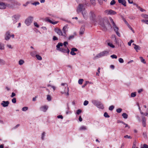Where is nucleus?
<instances>
[{
    "mask_svg": "<svg viewBox=\"0 0 148 148\" xmlns=\"http://www.w3.org/2000/svg\"><path fill=\"white\" fill-rule=\"evenodd\" d=\"M112 29L113 30L118 36H120V34L119 32V28L112 19Z\"/></svg>",
    "mask_w": 148,
    "mask_h": 148,
    "instance_id": "obj_3",
    "label": "nucleus"
},
{
    "mask_svg": "<svg viewBox=\"0 0 148 148\" xmlns=\"http://www.w3.org/2000/svg\"><path fill=\"white\" fill-rule=\"evenodd\" d=\"M134 42V41L132 40H131L130 42L128 43V45L130 46L131 45V43Z\"/></svg>",
    "mask_w": 148,
    "mask_h": 148,
    "instance_id": "obj_46",
    "label": "nucleus"
},
{
    "mask_svg": "<svg viewBox=\"0 0 148 148\" xmlns=\"http://www.w3.org/2000/svg\"><path fill=\"white\" fill-rule=\"evenodd\" d=\"M141 21L142 22L144 23H145V24H146V22H147L146 21L147 20L142 19L141 20Z\"/></svg>",
    "mask_w": 148,
    "mask_h": 148,
    "instance_id": "obj_64",
    "label": "nucleus"
},
{
    "mask_svg": "<svg viewBox=\"0 0 148 148\" xmlns=\"http://www.w3.org/2000/svg\"><path fill=\"white\" fill-rule=\"evenodd\" d=\"M146 108H147V107H146V106H145V105H144L143 107V110L144 111H145L146 110L147 112H148V108H147V110H146Z\"/></svg>",
    "mask_w": 148,
    "mask_h": 148,
    "instance_id": "obj_30",
    "label": "nucleus"
},
{
    "mask_svg": "<svg viewBox=\"0 0 148 148\" xmlns=\"http://www.w3.org/2000/svg\"><path fill=\"white\" fill-rule=\"evenodd\" d=\"M92 102L98 108L102 109L104 108L103 105L100 102L97 101L95 100H93L92 101Z\"/></svg>",
    "mask_w": 148,
    "mask_h": 148,
    "instance_id": "obj_7",
    "label": "nucleus"
},
{
    "mask_svg": "<svg viewBox=\"0 0 148 148\" xmlns=\"http://www.w3.org/2000/svg\"><path fill=\"white\" fill-rule=\"evenodd\" d=\"M122 110V109L121 108H119L116 110V112L118 113H120Z\"/></svg>",
    "mask_w": 148,
    "mask_h": 148,
    "instance_id": "obj_38",
    "label": "nucleus"
},
{
    "mask_svg": "<svg viewBox=\"0 0 148 148\" xmlns=\"http://www.w3.org/2000/svg\"><path fill=\"white\" fill-rule=\"evenodd\" d=\"M118 1L119 3L121 4L124 6H126V2L125 0H118Z\"/></svg>",
    "mask_w": 148,
    "mask_h": 148,
    "instance_id": "obj_13",
    "label": "nucleus"
},
{
    "mask_svg": "<svg viewBox=\"0 0 148 148\" xmlns=\"http://www.w3.org/2000/svg\"><path fill=\"white\" fill-rule=\"evenodd\" d=\"M136 92H132L131 94V96L132 97H134L136 96Z\"/></svg>",
    "mask_w": 148,
    "mask_h": 148,
    "instance_id": "obj_34",
    "label": "nucleus"
},
{
    "mask_svg": "<svg viewBox=\"0 0 148 148\" xmlns=\"http://www.w3.org/2000/svg\"><path fill=\"white\" fill-rule=\"evenodd\" d=\"M111 21L110 17H109V18L105 17L100 20L99 24L102 27L103 30L106 31L109 29L111 27Z\"/></svg>",
    "mask_w": 148,
    "mask_h": 148,
    "instance_id": "obj_1",
    "label": "nucleus"
},
{
    "mask_svg": "<svg viewBox=\"0 0 148 148\" xmlns=\"http://www.w3.org/2000/svg\"><path fill=\"white\" fill-rule=\"evenodd\" d=\"M39 3L38 2H36L32 3V4L36 5H38Z\"/></svg>",
    "mask_w": 148,
    "mask_h": 148,
    "instance_id": "obj_61",
    "label": "nucleus"
},
{
    "mask_svg": "<svg viewBox=\"0 0 148 148\" xmlns=\"http://www.w3.org/2000/svg\"><path fill=\"white\" fill-rule=\"evenodd\" d=\"M83 81V79H80L78 81V83L80 84H82Z\"/></svg>",
    "mask_w": 148,
    "mask_h": 148,
    "instance_id": "obj_33",
    "label": "nucleus"
},
{
    "mask_svg": "<svg viewBox=\"0 0 148 148\" xmlns=\"http://www.w3.org/2000/svg\"><path fill=\"white\" fill-rule=\"evenodd\" d=\"M53 40H58V38L56 36H53Z\"/></svg>",
    "mask_w": 148,
    "mask_h": 148,
    "instance_id": "obj_59",
    "label": "nucleus"
},
{
    "mask_svg": "<svg viewBox=\"0 0 148 148\" xmlns=\"http://www.w3.org/2000/svg\"><path fill=\"white\" fill-rule=\"evenodd\" d=\"M4 49V45L0 43V49L2 50Z\"/></svg>",
    "mask_w": 148,
    "mask_h": 148,
    "instance_id": "obj_31",
    "label": "nucleus"
},
{
    "mask_svg": "<svg viewBox=\"0 0 148 148\" xmlns=\"http://www.w3.org/2000/svg\"><path fill=\"white\" fill-rule=\"evenodd\" d=\"M141 16L143 18H145L148 19V14H142Z\"/></svg>",
    "mask_w": 148,
    "mask_h": 148,
    "instance_id": "obj_24",
    "label": "nucleus"
},
{
    "mask_svg": "<svg viewBox=\"0 0 148 148\" xmlns=\"http://www.w3.org/2000/svg\"><path fill=\"white\" fill-rule=\"evenodd\" d=\"M91 3L93 5H94L95 3V0H90Z\"/></svg>",
    "mask_w": 148,
    "mask_h": 148,
    "instance_id": "obj_51",
    "label": "nucleus"
},
{
    "mask_svg": "<svg viewBox=\"0 0 148 148\" xmlns=\"http://www.w3.org/2000/svg\"><path fill=\"white\" fill-rule=\"evenodd\" d=\"M132 148H138L136 145V143H134Z\"/></svg>",
    "mask_w": 148,
    "mask_h": 148,
    "instance_id": "obj_47",
    "label": "nucleus"
},
{
    "mask_svg": "<svg viewBox=\"0 0 148 148\" xmlns=\"http://www.w3.org/2000/svg\"><path fill=\"white\" fill-rule=\"evenodd\" d=\"M134 5H136V7H137V8H138L141 12H145V11H146V10L145 9L142 8L140 7V6H138V5H136V4H135V3H134Z\"/></svg>",
    "mask_w": 148,
    "mask_h": 148,
    "instance_id": "obj_19",
    "label": "nucleus"
},
{
    "mask_svg": "<svg viewBox=\"0 0 148 148\" xmlns=\"http://www.w3.org/2000/svg\"><path fill=\"white\" fill-rule=\"evenodd\" d=\"M48 106H42L41 107V110L43 111L44 112H45L48 109Z\"/></svg>",
    "mask_w": 148,
    "mask_h": 148,
    "instance_id": "obj_21",
    "label": "nucleus"
},
{
    "mask_svg": "<svg viewBox=\"0 0 148 148\" xmlns=\"http://www.w3.org/2000/svg\"><path fill=\"white\" fill-rule=\"evenodd\" d=\"M46 21L50 23H51L53 24V25L57 24L58 22V21H55V22H53L48 18H47L46 19Z\"/></svg>",
    "mask_w": 148,
    "mask_h": 148,
    "instance_id": "obj_18",
    "label": "nucleus"
},
{
    "mask_svg": "<svg viewBox=\"0 0 148 148\" xmlns=\"http://www.w3.org/2000/svg\"><path fill=\"white\" fill-rule=\"evenodd\" d=\"M112 58L114 59H116L117 58V56L115 55H112Z\"/></svg>",
    "mask_w": 148,
    "mask_h": 148,
    "instance_id": "obj_48",
    "label": "nucleus"
},
{
    "mask_svg": "<svg viewBox=\"0 0 148 148\" xmlns=\"http://www.w3.org/2000/svg\"><path fill=\"white\" fill-rule=\"evenodd\" d=\"M105 14L106 15H109L111 14V10H107L104 11Z\"/></svg>",
    "mask_w": 148,
    "mask_h": 148,
    "instance_id": "obj_22",
    "label": "nucleus"
},
{
    "mask_svg": "<svg viewBox=\"0 0 148 148\" xmlns=\"http://www.w3.org/2000/svg\"><path fill=\"white\" fill-rule=\"evenodd\" d=\"M84 26H82L79 32V34L80 35L83 34L84 33Z\"/></svg>",
    "mask_w": 148,
    "mask_h": 148,
    "instance_id": "obj_16",
    "label": "nucleus"
},
{
    "mask_svg": "<svg viewBox=\"0 0 148 148\" xmlns=\"http://www.w3.org/2000/svg\"><path fill=\"white\" fill-rule=\"evenodd\" d=\"M36 56L37 58L39 60H41L42 58L41 56L38 55H36Z\"/></svg>",
    "mask_w": 148,
    "mask_h": 148,
    "instance_id": "obj_28",
    "label": "nucleus"
},
{
    "mask_svg": "<svg viewBox=\"0 0 148 148\" xmlns=\"http://www.w3.org/2000/svg\"><path fill=\"white\" fill-rule=\"evenodd\" d=\"M34 25L36 27L38 28L39 27V26L36 22H34Z\"/></svg>",
    "mask_w": 148,
    "mask_h": 148,
    "instance_id": "obj_49",
    "label": "nucleus"
},
{
    "mask_svg": "<svg viewBox=\"0 0 148 148\" xmlns=\"http://www.w3.org/2000/svg\"><path fill=\"white\" fill-rule=\"evenodd\" d=\"M84 18L85 19L87 18L88 17L87 13L85 10L81 12Z\"/></svg>",
    "mask_w": 148,
    "mask_h": 148,
    "instance_id": "obj_14",
    "label": "nucleus"
},
{
    "mask_svg": "<svg viewBox=\"0 0 148 148\" xmlns=\"http://www.w3.org/2000/svg\"><path fill=\"white\" fill-rule=\"evenodd\" d=\"M71 51H77V49L75 48H73L71 49Z\"/></svg>",
    "mask_w": 148,
    "mask_h": 148,
    "instance_id": "obj_43",
    "label": "nucleus"
},
{
    "mask_svg": "<svg viewBox=\"0 0 148 148\" xmlns=\"http://www.w3.org/2000/svg\"><path fill=\"white\" fill-rule=\"evenodd\" d=\"M7 47L10 49H12V47L11 45H7Z\"/></svg>",
    "mask_w": 148,
    "mask_h": 148,
    "instance_id": "obj_62",
    "label": "nucleus"
},
{
    "mask_svg": "<svg viewBox=\"0 0 148 148\" xmlns=\"http://www.w3.org/2000/svg\"><path fill=\"white\" fill-rule=\"evenodd\" d=\"M70 54L72 55H76V53L72 51H71Z\"/></svg>",
    "mask_w": 148,
    "mask_h": 148,
    "instance_id": "obj_57",
    "label": "nucleus"
},
{
    "mask_svg": "<svg viewBox=\"0 0 148 148\" xmlns=\"http://www.w3.org/2000/svg\"><path fill=\"white\" fill-rule=\"evenodd\" d=\"M24 63V61L23 60H20L18 62V64L20 65H22Z\"/></svg>",
    "mask_w": 148,
    "mask_h": 148,
    "instance_id": "obj_27",
    "label": "nucleus"
},
{
    "mask_svg": "<svg viewBox=\"0 0 148 148\" xmlns=\"http://www.w3.org/2000/svg\"><path fill=\"white\" fill-rule=\"evenodd\" d=\"M116 3V1L114 0H112V5H113Z\"/></svg>",
    "mask_w": 148,
    "mask_h": 148,
    "instance_id": "obj_60",
    "label": "nucleus"
},
{
    "mask_svg": "<svg viewBox=\"0 0 148 148\" xmlns=\"http://www.w3.org/2000/svg\"><path fill=\"white\" fill-rule=\"evenodd\" d=\"M85 10V8L84 5L82 4H79L77 9V12L79 14L80 12H82Z\"/></svg>",
    "mask_w": 148,
    "mask_h": 148,
    "instance_id": "obj_4",
    "label": "nucleus"
},
{
    "mask_svg": "<svg viewBox=\"0 0 148 148\" xmlns=\"http://www.w3.org/2000/svg\"><path fill=\"white\" fill-rule=\"evenodd\" d=\"M124 137L125 138L129 139H131L132 138L131 136L127 135H126L124 136Z\"/></svg>",
    "mask_w": 148,
    "mask_h": 148,
    "instance_id": "obj_37",
    "label": "nucleus"
},
{
    "mask_svg": "<svg viewBox=\"0 0 148 148\" xmlns=\"http://www.w3.org/2000/svg\"><path fill=\"white\" fill-rule=\"evenodd\" d=\"M12 103H15L16 102V99L15 98H14L12 99Z\"/></svg>",
    "mask_w": 148,
    "mask_h": 148,
    "instance_id": "obj_40",
    "label": "nucleus"
},
{
    "mask_svg": "<svg viewBox=\"0 0 148 148\" xmlns=\"http://www.w3.org/2000/svg\"><path fill=\"white\" fill-rule=\"evenodd\" d=\"M57 117L58 118H61L62 119L63 118V116L61 115H58L57 116Z\"/></svg>",
    "mask_w": 148,
    "mask_h": 148,
    "instance_id": "obj_63",
    "label": "nucleus"
},
{
    "mask_svg": "<svg viewBox=\"0 0 148 148\" xmlns=\"http://www.w3.org/2000/svg\"><path fill=\"white\" fill-rule=\"evenodd\" d=\"M68 42H67L66 41V42H64L63 45L64 47H67L66 45H68Z\"/></svg>",
    "mask_w": 148,
    "mask_h": 148,
    "instance_id": "obj_50",
    "label": "nucleus"
},
{
    "mask_svg": "<svg viewBox=\"0 0 148 148\" xmlns=\"http://www.w3.org/2000/svg\"><path fill=\"white\" fill-rule=\"evenodd\" d=\"M16 94L14 92H12V95H11V97H14L15 96Z\"/></svg>",
    "mask_w": 148,
    "mask_h": 148,
    "instance_id": "obj_58",
    "label": "nucleus"
},
{
    "mask_svg": "<svg viewBox=\"0 0 148 148\" xmlns=\"http://www.w3.org/2000/svg\"><path fill=\"white\" fill-rule=\"evenodd\" d=\"M88 82L87 81H86L85 83L82 86V87H85L87 84L88 83Z\"/></svg>",
    "mask_w": 148,
    "mask_h": 148,
    "instance_id": "obj_53",
    "label": "nucleus"
},
{
    "mask_svg": "<svg viewBox=\"0 0 148 148\" xmlns=\"http://www.w3.org/2000/svg\"><path fill=\"white\" fill-rule=\"evenodd\" d=\"M104 116L105 117L108 118L110 117V116L108 115V114L106 112H105L104 113Z\"/></svg>",
    "mask_w": 148,
    "mask_h": 148,
    "instance_id": "obj_35",
    "label": "nucleus"
},
{
    "mask_svg": "<svg viewBox=\"0 0 148 148\" xmlns=\"http://www.w3.org/2000/svg\"><path fill=\"white\" fill-rule=\"evenodd\" d=\"M99 3L100 5H101L103 3V0H98ZM104 1H106L107 0H103Z\"/></svg>",
    "mask_w": 148,
    "mask_h": 148,
    "instance_id": "obj_44",
    "label": "nucleus"
},
{
    "mask_svg": "<svg viewBox=\"0 0 148 148\" xmlns=\"http://www.w3.org/2000/svg\"><path fill=\"white\" fill-rule=\"evenodd\" d=\"M63 46V44L61 42H59L58 43V45L56 46L57 48V50H59L60 51L64 53L66 52V50L65 49L63 48H60L61 46L62 47Z\"/></svg>",
    "mask_w": 148,
    "mask_h": 148,
    "instance_id": "obj_6",
    "label": "nucleus"
},
{
    "mask_svg": "<svg viewBox=\"0 0 148 148\" xmlns=\"http://www.w3.org/2000/svg\"><path fill=\"white\" fill-rule=\"evenodd\" d=\"M122 116H123V118L125 119H126L128 117L127 115L125 113H123L122 114Z\"/></svg>",
    "mask_w": 148,
    "mask_h": 148,
    "instance_id": "obj_25",
    "label": "nucleus"
},
{
    "mask_svg": "<svg viewBox=\"0 0 148 148\" xmlns=\"http://www.w3.org/2000/svg\"><path fill=\"white\" fill-rule=\"evenodd\" d=\"M32 17H29L26 19L25 21V23L27 25H29L32 21Z\"/></svg>",
    "mask_w": 148,
    "mask_h": 148,
    "instance_id": "obj_10",
    "label": "nucleus"
},
{
    "mask_svg": "<svg viewBox=\"0 0 148 148\" xmlns=\"http://www.w3.org/2000/svg\"><path fill=\"white\" fill-rule=\"evenodd\" d=\"M11 37L10 32H7L6 34L5 39L6 40H8Z\"/></svg>",
    "mask_w": 148,
    "mask_h": 148,
    "instance_id": "obj_15",
    "label": "nucleus"
},
{
    "mask_svg": "<svg viewBox=\"0 0 148 148\" xmlns=\"http://www.w3.org/2000/svg\"><path fill=\"white\" fill-rule=\"evenodd\" d=\"M67 25H66L64 27H63V29H62V30L63 32V33H64V35H65L66 36V29L67 28Z\"/></svg>",
    "mask_w": 148,
    "mask_h": 148,
    "instance_id": "obj_23",
    "label": "nucleus"
},
{
    "mask_svg": "<svg viewBox=\"0 0 148 148\" xmlns=\"http://www.w3.org/2000/svg\"><path fill=\"white\" fill-rule=\"evenodd\" d=\"M9 102L8 101H3L1 103V105L3 107H7L8 106Z\"/></svg>",
    "mask_w": 148,
    "mask_h": 148,
    "instance_id": "obj_12",
    "label": "nucleus"
},
{
    "mask_svg": "<svg viewBox=\"0 0 148 148\" xmlns=\"http://www.w3.org/2000/svg\"><path fill=\"white\" fill-rule=\"evenodd\" d=\"M28 109V108L27 107H23L22 108V111H25L26 110H27Z\"/></svg>",
    "mask_w": 148,
    "mask_h": 148,
    "instance_id": "obj_36",
    "label": "nucleus"
},
{
    "mask_svg": "<svg viewBox=\"0 0 148 148\" xmlns=\"http://www.w3.org/2000/svg\"><path fill=\"white\" fill-rule=\"evenodd\" d=\"M62 88L61 93L62 94H66V96L69 95V88L68 85L66 83H62L61 84Z\"/></svg>",
    "mask_w": 148,
    "mask_h": 148,
    "instance_id": "obj_2",
    "label": "nucleus"
},
{
    "mask_svg": "<svg viewBox=\"0 0 148 148\" xmlns=\"http://www.w3.org/2000/svg\"><path fill=\"white\" fill-rule=\"evenodd\" d=\"M95 17V15L92 12H91L89 14V17L90 19L93 20Z\"/></svg>",
    "mask_w": 148,
    "mask_h": 148,
    "instance_id": "obj_17",
    "label": "nucleus"
},
{
    "mask_svg": "<svg viewBox=\"0 0 148 148\" xmlns=\"http://www.w3.org/2000/svg\"><path fill=\"white\" fill-rule=\"evenodd\" d=\"M86 129V127L84 126H82L79 128V130H85Z\"/></svg>",
    "mask_w": 148,
    "mask_h": 148,
    "instance_id": "obj_29",
    "label": "nucleus"
},
{
    "mask_svg": "<svg viewBox=\"0 0 148 148\" xmlns=\"http://www.w3.org/2000/svg\"><path fill=\"white\" fill-rule=\"evenodd\" d=\"M140 59L141 62H142L144 64H146V62L145 61V59H144L142 57H140Z\"/></svg>",
    "mask_w": 148,
    "mask_h": 148,
    "instance_id": "obj_26",
    "label": "nucleus"
},
{
    "mask_svg": "<svg viewBox=\"0 0 148 148\" xmlns=\"http://www.w3.org/2000/svg\"><path fill=\"white\" fill-rule=\"evenodd\" d=\"M88 103V101H85L84 103V106H86Z\"/></svg>",
    "mask_w": 148,
    "mask_h": 148,
    "instance_id": "obj_45",
    "label": "nucleus"
},
{
    "mask_svg": "<svg viewBox=\"0 0 148 148\" xmlns=\"http://www.w3.org/2000/svg\"><path fill=\"white\" fill-rule=\"evenodd\" d=\"M82 112V110L80 109H79L77 111L76 114H79Z\"/></svg>",
    "mask_w": 148,
    "mask_h": 148,
    "instance_id": "obj_42",
    "label": "nucleus"
},
{
    "mask_svg": "<svg viewBox=\"0 0 148 148\" xmlns=\"http://www.w3.org/2000/svg\"><path fill=\"white\" fill-rule=\"evenodd\" d=\"M119 62L121 63H123L124 62V60L123 59L121 58H119Z\"/></svg>",
    "mask_w": 148,
    "mask_h": 148,
    "instance_id": "obj_39",
    "label": "nucleus"
},
{
    "mask_svg": "<svg viewBox=\"0 0 148 148\" xmlns=\"http://www.w3.org/2000/svg\"><path fill=\"white\" fill-rule=\"evenodd\" d=\"M142 148H148V146L146 144H144L143 147Z\"/></svg>",
    "mask_w": 148,
    "mask_h": 148,
    "instance_id": "obj_56",
    "label": "nucleus"
},
{
    "mask_svg": "<svg viewBox=\"0 0 148 148\" xmlns=\"http://www.w3.org/2000/svg\"><path fill=\"white\" fill-rule=\"evenodd\" d=\"M45 133L44 132L42 134V136L41 138H42V139L43 140L44 139V137L45 136Z\"/></svg>",
    "mask_w": 148,
    "mask_h": 148,
    "instance_id": "obj_55",
    "label": "nucleus"
},
{
    "mask_svg": "<svg viewBox=\"0 0 148 148\" xmlns=\"http://www.w3.org/2000/svg\"><path fill=\"white\" fill-rule=\"evenodd\" d=\"M47 99L48 101H50L51 100V96L49 95H48L47 96Z\"/></svg>",
    "mask_w": 148,
    "mask_h": 148,
    "instance_id": "obj_32",
    "label": "nucleus"
},
{
    "mask_svg": "<svg viewBox=\"0 0 148 148\" xmlns=\"http://www.w3.org/2000/svg\"><path fill=\"white\" fill-rule=\"evenodd\" d=\"M74 38V36L73 35L71 36H69V39L70 40L72 39L73 38Z\"/></svg>",
    "mask_w": 148,
    "mask_h": 148,
    "instance_id": "obj_54",
    "label": "nucleus"
},
{
    "mask_svg": "<svg viewBox=\"0 0 148 148\" xmlns=\"http://www.w3.org/2000/svg\"><path fill=\"white\" fill-rule=\"evenodd\" d=\"M9 4L5 3L3 2H0V9H4L6 8L7 7H10Z\"/></svg>",
    "mask_w": 148,
    "mask_h": 148,
    "instance_id": "obj_9",
    "label": "nucleus"
},
{
    "mask_svg": "<svg viewBox=\"0 0 148 148\" xmlns=\"http://www.w3.org/2000/svg\"><path fill=\"white\" fill-rule=\"evenodd\" d=\"M106 43L108 45V46L111 47V43L109 42V41L107 40L106 42Z\"/></svg>",
    "mask_w": 148,
    "mask_h": 148,
    "instance_id": "obj_41",
    "label": "nucleus"
},
{
    "mask_svg": "<svg viewBox=\"0 0 148 148\" xmlns=\"http://www.w3.org/2000/svg\"><path fill=\"white\" fill-rule=\"evenodd\" d=\"M108 53L109 52L107 51H105L102 52L98 54L96 56H95L94 57V58L95 59H96L97 58H100L103 56L106 55L108 54Z\"/></svg>",
    "mask_w": 148,
    "mask_h": 148,
    "instance_id": "obj_8",
    "label": "nucleus"
},
{
    "mask_svg": "<svg viewBox=\"0 0 148 148\" xmlns=\"http://www.w3.org/2000/svg\"><path fill=\"white\" fill-rule=\"evenodd\" d=\"M133 45H134V48L137 52L140 49V47L139 46L136 45L134 44H133Z\"/></svg>",
    "mask_w": 148,
    "mask_h": 148,
    "instance_id": "obj_20",
    "label": "nucleus"
},
{
    "mask_svg": "<svg viewBox=\"0 0 148 148\" xmlns=\"http://www.w3.org/2000/svg\"><path fill=\"white\" fill-rule=\"evenodd\" d=\"M123 124L124 125H125V127H128L129 128H130V127L127 124L123 122Z\"/></svg>",
    "mask_w": 148,
    "mask_h": 148,
    "instance_id": "obj_52",
    "label": "nucleus"
},
{
    "mask_svg": "<svg viewBox=\"0 0 148 148\" xmlns=\"http://www.w3.org/2000/svg\"><path fill=\"white\" fill-rule=\"evenodd\" d=\"M16 15H14L8 18V22L11 24H14L16 22Z\"/></svg>",
    "mask_w": 148,
    "mask_h": 148,
    "instance_id": "obj_5",
    "label": "nucleus"
},
{
    "mask_svg": "<svg viewBox=\"0 0 148 148\" xmlns=\"http://www.w3.org/2000/svg\"><path fill=\"white\" fill-rule=\"evenodd\" d=\"M55 31L60 36H63L64 37L66 36V35H64V34H62L61 30L58 28H56L55 29Z\"/></svg>",
    "mask_w": 148,
    "mask_h": 148,
    "instance_id": "obj_11",
    "label": "nucleus"
}]
</instances>
